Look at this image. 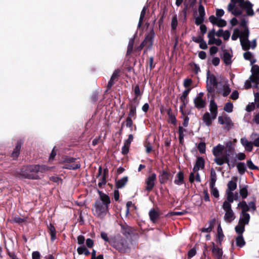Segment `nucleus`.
I'll return each instance as SVG.
<instances>
[{"label":"nucleus","mask_w":259,"mask_h":259,"mask_svg":"<svg viewBox=\"0 0 259 259\" xmlns=\"http://www.w3.org/2000/svg\"><path fill=\"white\" fill-rule=\"evenodd\" d=\"M225 147L224 145L219 144L213 148V154L215 156L214 161L218 165H221L224 163H227L228 165L231 167L234 165H231L228 155H225L221 156L224 151Z\"/></svg>","instance_id":"obj_1"},{"label":"nucleus","mask_w":259,"mask_h":259,"mask_svg":"<svg viewBox=\"0 0 259 259\" xmlns=\"http://www.w3.org/2000/svg\"><path fill=\"white\" fill-rule=\"evenodd\" d=\"M54 168V167H49L46 165H35L30 167L29 168V170L31 174H27L24 175L25 177L28 178L32 179H36L39 178V176L37 174L44 173L48 171H50Z\"/></svg>","instance_id":"obj_2"},{"label":"nucleus","mask_w":259,"mask_h":259,"mask_svg":"<svg viewBox=\"0 0 259 259\" xmlns=\"http://www.w3.org/2000/svg\"><path fill=\"white\" fill-rule=\"evenodd\" d=\"M204 166V161L203 158L199 157L196 162V164L193 168V172L191 173L189 177V180L191 182L194 181V177H196V180L197 182L201 181L200 177L198 173L199 169H203Z\"/></svg>","instance_id":"obj_3"},{"label":"nucleus","mask_w":259,"mask_h":259,"mask_svg":"<svg viewBox=\"0 0 259 259\" xmlns=\"http://www.w3.org/2000/svg\"><path fill=\"white\" fill-rule=\"evenodd\" d=\"M222 207L225 213L224 215V220L227 222L230 223L235 218L234 213L231 208V205L227 201H224Z\"/></svg>","instance_id":"obj_4"},{"label":"nucleus","mask_w":259,"mask_h":259,"mask_svg":"<svg viewBox=\"0 0 259 259\" xmlns=\"http://www.w3.org/2000/svg\"><path fill=\"white\" fill-rule=\"evenodd\" d=\"M108 207L107 205L102 204L100 202L96 203L93 211L95 215L100 218L103 217L107 212Z\"/></svg>","instance_id":"obj_5"},{"label":"nucleus","mask_w":259,"mask_h":259,"mask_svg":"<svg viewBox=\"0 0 259 259\" xmlns=\"http://www.w3.org/2000/svg\"><path fill=\"white\" fill-rule=\"evenodd\" d=\"M61 163L65 164L63 167V168L69 169H75L79 168L80 166L78 162H74V160L72 158H65Z\"/></svg>","instance_id":"obj_6"},{"label":"nucleus","mask_w":259,"mask_h":259,"mask_svg":"<svg viewBox=\"0 0 259 259\" xmlns=\"http://www.w3.org/2000/svg\"><path fill=\"white\" fill-rule=\"evenodd\" d=\"M215 31L214 29H211L208 33V44L209 45L215 44L217 46H220L222 44V40L220 39L216 38L215 37Z\"/></svg>","instance_id":"obj_7"},{"label":"nucleus","mask_w":259,"mask_h":259,"mask_svg":"<svg viewBox=\"0 0 259 259\" xmlns=\"http://www.w3.org/2000/svg\"><path fill=\"white\" fill-rule=\"evenodd\" d=\"M239 2L240 6L246 10L248 15L252 16L253 15L254 12L252 9V5L250 2H244L243 0H239Z\"/></svg>","instance_id":"obj_8"},{"label":"nucleus","mask_w":259,"mask_h":259,"mask_svg":"<svg viewBox=\"0 0 259 259\" xmlns=\"http://www.w3.org/2000/svg\"><path fill=\"white\" fill-rule=\"evenodd\" d=\"M218 122L220 124L225 125L228 128H231L233 125V123L230 118L227 116H219Z\"/></svg>","instance_id":"obj_9"},{"label":"nucleus","mask_w":259,"mask_h":259,"mask_svg":"<svg viewBox=\"0 0 259 259\" xmlns=\"http://www.w3.org/2000/svg\"><path fill=\"white\" fill-rule=\"evenodd\" d=\"M156 175L155 174L150 175L146 180V190H151L154 186Z\"/></svg>","instance_id":"obj_10"},{"label":"nucleus","mask_w":259,"mask_h":259,"mask_svg":"<svg viewBox=\"0 0 259 259\" xmlns=\"http://www.w3.org/2000/svg\"><path fill=\"white\" fill-rule=\"evenodd\" d=\"M209 20L212 24L217 25L220 27H224L227 25V22L225 20L217 18L214 16H210Z\"/></svg>","instance_id":"obj_11"},{"label":"nucleus","mask_w":259,"mask_h":259,"mask_svg":"<svg viewBox=\"0 0 259 259\" xmlns=\"http://www.w3.org/2000/svg\"><path fill=\"white\" fill-rule=\"evenodd\" d=\"M239 0H231V3L228 5V10L231 12L234 15H239L241 14V11L236 8H235V4L239 3Z\"/></svg>","instance_id":"obj_12"},{"label":"nucleus","mask_w":259,"mask_h":259,"mask_svg":"<svg viewBox=\"0 0 259 259\" xmlns=\"http://www.w3.org/2000/svg\"><path fill=\"white\" fill-rule=\"evenodd\" d=\"M248 35V32L247 31H244L240 37V42L243 48L245 50H247L249 48V45L247 39V36Z\"/></svg>","instance_id":"obj_13"},{"label":"nucleus","mask_w":259,"mask_h":259,"mask_svg":"<svg viewBox=\"0 0 259 259\" xmlns=\"http://www.w3.org/2000/svg\"><path fill=\"white\" fill-rule=\"evenodd\" d=\"M206 82L209 91H211L217 84L215 78L212 74H208Z\"/></svg>","instance_id":"obj_14"},{"label":"nucleus","mask_w":259,"mask_h":259,"mask_svg":"<svg viewBox=\"0 0 259 259\" xmlns=\"http://www.w3.org/2000/svg\"><path fill=\"white\" fill-rule=\"evenodd\" d=\"M203 94L200 93L194 100V103L197 108H203L205 106V101L202 99Z\"/></svg>","instance_id":"obj_15"},{"label":"nucleus","mask_w":259,"mask_h":259,"mask_svg":"<svg viewBox=\"0 0 259 259\" xmlns=\"http://www.w3.org/2000/svg\"><path fill=\"white\" fill-rule=\"evenodd\" d=\"M214 119L213 118V115H210L208 112L205 113L202 117L203 122L208 126L211 125L212 121Z\"/></svg>","instance_id":"obj_16"},{"label":"nucleus","mask_w":259,"mask_h":259,"mask_svg":"<svg viewBox=\"0 0 259 259\" xmlns=\"http://www.w3.org/2000/svg\"><path fill=\"white\" fill-rule=\"evenodd\" d=\"M240 142H241V144L244 147L246 150L248 151H252V148H253V146H252L253 144L251 142H249L246 139V138H243L241 139Z\"/></svg>","instance_id":"obj_17"},{"label":"nucleus","mask_w":259,"mask_h":259,"mask_svg":"<svg viewBox=\"0 0 259 259\" xmlns=\"http://www.w3.org/2000/svg\"><path fill=\"white\" fill-rule=\"evenodd\" d=\"M209 110L211 112V115H213V118H215L218 114V107L217 104L213 100H211L209 105Z\"/></svg>","instance_id":"obj_18"},{"label":"nucleus","mask_w":259,"mask_h":259,"mask_svg":"<svg viewBox=\"0 0 259 259\" xmlns=\"http://www.w3.org/2000/svg\"><path fill=\"white\" fill-rule=\"evenodd\" d=\"M250 216L246 212H242L239 222L243 224H247L249 222Z\"/></svg>","instance_id":"obj_19"},{"label":"nucleus","mask_w":259,"mask_h":259,"mask_svg":"<svg viewBox=\"0 0 259 259\" xmlns=\"http://www.w3.org/2000/svg\"><path fill=\"white\" fill-rule=\"evenodd\" d=\"M126 241L124 239H119L115 242L114 246L119 250L125 249Z\"/></svg>","instance_id":"obj_20"},{"label":"nucleus","mask_w":259,"mask_h":259,"mask_svg":"<svg viewBox=\"0 0 259 259\" xmlns=\"http://www.w3.org/2000/svg\"><path fill=\"white\" fill-rule=\"evenodd\" d=\"M99 193L100 195V199L104 203L103 204L107 205V206H108V205L110 203V200L109 196L106 194L102 193L100 191H99Z\"/></svg>","instance_id":"obj_21"},{"label":"nucleus","mask_w":259,"mask_h":259,"mask_svg":"<svg viewBox=\"0 0 259 259\" xmlns=\"http://www.w3.org/2000/svg\"><path fill=\"white\" fill-rule=\"evenodd\" d=\"M212 244H213V248H212V251L213 254L216 256V257H217L218 258H221L223 254L222 250L221 249H220L219 247L215 246L213 243Z\"/></svg>","instance_id":"obj_22"},{"label":"nucleus","mask_w":259,"mask_h":259,"mask_svg":"<svg viewBox=\"0 0 259 259\" xmlns=\"http://www.w3.org/2000/svg\"><path fill=\"white\" fill-rule=\"evenodd\" d=\"M149 214L150 220L153 222H155V221L159 217V213L156 210H155L154 209L151 210L149 211Z\"/></svg>","instance_id":"obj_23"},{"label":"nucleus","mask_w":259,"mask_h":259,"mask_svg":"<svg viewBox=\"0 0 259 259\" xmlns=\"http://www.w3.org/2000/svg\"><path fill=\"white\" fill-rule=\"evenodd\" d=\"M128 181V178L124 177L116 182V186L118 188H121L125 186Z\"/></svg>","instance_id":"obj_24"},{"label":"nucleus","mask_w":259,"mask_h":259,"mask_svg":"<svg viewBox=\"0 0 259 259\" xmlns=\"http://www.w3.org/2000/svg\"><path fill=\"white\" fill-rule=\"evenodd\" d=\"M245 225L238 222V224L235 227V231L238 235H242V234L244 231V226Z\"/></svg>","instance_id":"obj_25"},{"label":"nucleus","mask_w":259,"mask_h":259,"mask_svg":"<svg viewBox=\"0 0 259 259\" xmlns=\"http://www.w3.org/2000/svg\"><path fill=\"white\" fill-rule=\"evenodd\" d=\"M77 251L79 254H83L85 255H88L90 254L89 250L83 246L79 247L77 249Z\"/></svg>","instance_id":"obj_26"},{"label":"nucleus","mask_w":259,"mask_h":259,"mask_svg":"<svg viewBox=\"0 0 259 259\" xmlns=\"http://www.w3.org/2000/svg\"><path fill=\"white\" fill-rule=\"evenodd\" d=\"M237 188V184L236 182L233 181H230L228 183V189L226 191H233L235 190Z\"/></svg>","instance_id":"obj_27"},{"label":"nucleus","mask_w":259,"mask_h":259,"mask_svg":"<svg viewBox=\"0 0 259 259\" xmlns=\"http://www.w3.org/2000/svg\"><path fill=\"white\" fill-rule=\"evenodd\" d=\"M236 241L237 245L239 247H242L245 243L243 237L240 235L236 238Z\"/></svg>","instance_id":"obj_28"},{"label":"nucleus","mask_w":259,"mask_h":259,"mask_svg":"<svg viewBox=\"0 0 259 259\" xmlns=\"http://www.w3.org/2000/svg\"><path fill=\"white\" fill-rule=\"evenodd\" d=\"M183 174L182 172H179L177 174V179L175 181V183L178 185L182 184L183 182Z\"/></svg>","instance_id":"obj_29"},{"label":"nucleus","mask_w":259,"mask_h":259,"mask_svg":"<svg viewBox=\"0 0 259 259\" xmlns=\"http://www.w3.org/2000/svg\"><path fill=\"white\" fill-rule=\"evenodd\" d=\"M216 181H217L216 173L213 170H211V173H210V186H213V185H215Z\"/></svg>","instance_id":"obj_30"},{"label":"nucleus","mask_w":259,"mask_h":259,"mask_svg":"<svg viewBox=\"0 0 259 259\" xmlns=\"http://www.w3.org/2000/svg\"><path fill=\"white\" fill-rule=\"evenodd\" d=\"M237 168L238 169V172L240 174H244L246 170V167L245 164L242 162H239L238 163H237Z\"/></svg>","instance_id":"obj_31"},{"label":"nucleus","mask_w":259,"mask_h":259,"mask_svg":"<svg viewBox=\"0 0 259 259\" xmlns=\"http://www.w3.org/2000/svg\"><path fill=\"white\" fill-rule=\"evenodd\" d=\"M238 207L242 209V212H246L249 209V207L245 201L240 202L238 204Z\"/></svg>","instance_id":"obj_32"},{"label":"nucleus","mask_w":259,"mask_h":259,"mask_svg":"<svg viewBox=\"0 0 259 259\" xmlns=\"http://www.w3.org/2000/svg\"><path fill=\"white\" fill-rule=\"evenodd\" d=\"M190 90V89H188V90H186L185 91H184L183 95L181 97V100L183 102V106H185L187 102L186 98L189 94Z\"/></svg>","instance_id":"obj_33"},{"label":"nucleus","mask_w":259,"mask_h":259,"mask_svg":"<svg viewBox=\"0 0 259 259\" xmlns=\"http://www.w3.org/2000/svg\"><path fill=\"white\" fill-rule=\"evenodd\" d=\"M21 149V145L20 144H18L15 148L14 149V151L12 154V156L14 158H16L18 157L20 153Z\"/></svg>","instance_id":"obj_34"},{"label":"nucleus","mask_w":259,"mask_h":259,"mask_svg":"<svg viewBox=\"0 0 259 259\" xmlns=\"http://www.w3.org/2000/svg\"><path fill=\"white\" fill-rule=\"evenodd\" d=\"M168 179V173L163 171L159 176V180L160 183H163L165 182Z\"/></svg>","instance_id":"obj_35"},{"label":"nucleus","mask_w":259,"mask_h":259,"mask_svg":"<svg viewBox=\"0 0 259 259\" xmlns=\"http://www.w3.org/2000/svg\"><path fill=\"white\" fill-rule=\"evenodd\" d=\"M233 105L231 102L227 103L224 108L225 111L228 113H231L233 111Z\"/></svg>","instance_id":"obj_36"},{"label":"nucleus","mask_w":259,"mask_h":259,"mask_svg":"<svg viewBox=\"0 0 259 259\" xmlns=\"http://www.w3.org/2000/svg\"><path fill=\"white\" fill-rule=\"evenodd\" d=\"M210 188L211 194L214 197L218 198L219 197V192L217 188L215 187V185H213V186H210Z\"/></svg>","instance_id":"obj_37"},{"label":"nucleus","mask_w":259,"mask_h":259,"mask_svg":"<svg viewBox=\"0 0 259 259\" xmlns=\"http://www.w3.org/2000/svg\"><path fill=\"white\" fill-rule=\"evenodd\" d=\"M226 193L227 195V200L226 201H227L228 202L230 203V204H231V203L233 202V200H234L233 193L232 192V191H226Z\"/></svg>","instance_id":"obj_38"},{"label":"nucleus","mask_w":259,"mask_h":259,"mask_svg":"<svg viewBox=\"0 0 259 259\" xmlns=\"http://www.w3.org/2000/svg\"><path fill=\"white\" fill-rule=\"evenodd\" d=\"M118 71H115L112 74V75L110 78V80H109V83H108V86L109 87H111L113 84V80L117 77V75H118Z\"/></svg>","instance_id":"obj_39"},{"label":"nucleus","mask_w":259,"mask_h":259,"mask_svg":"<svg viewBox=\"0 0 259 259\" xmlns=\"http://www.w3.org/2000/svg\"><path fill=\"white\" fill-rule=\"evenodd\" d=\"M251 81L256 83V84L259 83V75L256 74H251V75L249 78Z\"/></svg>","instance_id":"obj_40"},{"label":"nucleus","mask_w":259,"mask_h":259,"mask_svg":"<svg viewBox=\"0 0 259 259\" xmlns=\"http://www.w3.org/2000/svg\"><path fill=\"white\" fill-rule=\"evenodd\" d=\"M146 10H147V7H144L141 13L140 17V19H139V26H140L142 23L143 20L145 15L146 14Z\"/></svg>","instance_id":"obj_41"},{"label":"nucleus","mask_w":259,"mask_h":259,"mask_svg":"<svg viewBox=\"0 0 259 259\" xmlns=\"http://www.w3.org/2000/svg\"><path fill=\"white\" fill-rule=\"evenodd\" d=\"M224 60L226 64H230L231 62V56L229 53H225L224 55Z\"/></svg>","instance_id":"obj_42"},{"label":"nucleus","mask_w":259,"mask_h":259,"mask_svg":"<svg viewBox=\"0 0 259 259\" xmlns=\"http://www.w3.org/2000/svg\"><path fill=\"white\" fill-rule=\"evenodd\" d=\"M240 37L239 30L235 29L234 30L233 33L232 35V39L234 40H236L239 37Z\"/></svg>","instance_id":"obj_43"},{"label":"nucleus","mask_w":259,"mask_h":259,"mask_svg":"<svg viewBox=\"0 0 259 259\" xmlns=\"http://www.w3.org/2000/svg\"><path fill=\"white\" fill-rule=\"evenodd\" d=\"M230 92L231 90L228 85L224 86L223 90L222 91V94L224 96H227L228 95Z\"/></svg>","instance_id":"obj_44"},{"label":"nucleus","mask_w":259,"mask_h":259,"mask_svg":"<svg viewBox=\"0 0 259 259\" xmlns=\"http://www.w3.org/2000/svg\"><path fill=\"white\" fill-rule=\"evenodd\" d=\"M251 73L253 74L259 75V66L256 65H254L251 68Z\"/></svg>","instance_id":"obj_45"},{"label":"nucleus","mask_w":259,"mask_h":259,"mask_svg":"<svg viewBox=\"0 0 259 259\" xmlns=\"http://www.w3.org/2000/svg\"><path fill=\"white\" fill-rule=\"evenodd\" d=\"M178 24V21H177V18L176 16H174L172 17V20H171V27L172 29H175L176 28V27L177 26Z\"/></svg>","instance_id":"obj_46"},{"label":"nucleus","mask_w":259,"mask_h":259,"mask_svg":"<svg viewBox=\"0 0 259 259\" xmlns=\"http://www.w3.org/2000/svg\"><path fill=\"white\" fill-rule=\"evenodd\" d=\"M218 237L220 241L222 240L224 237L223 231L220 225L218 228Z\"/></svg>","instance_id":"obj_47"},{"label":"nucleus","mask_w":259,"mask_h":259,"mask_svg":"<svg viewBox=\"0 0 259 259\" xmlns=\"http://www.w3.org/2000/svg\"><path fill=\"white\" fill-rule=\"evenodd\" d=\"M200 43H199V47L202 49H206L207 48V44L205 41H204L202 38L200 37Z\"/></svg>","instance_id":"obj_48"},{"label":"nucleus","mask_w":259,"mask_h":259,"mask_svg":"<svg viewBox=\"0 0 259 259\" xmlns=\"http://www.w3.org/2000/svg\"><path fill=\"white\" fill-rule=\"evenodd\" d=\"M57 154L56 150L54 148L52 151L50 156L49 157V161L52 162Z\"/></svg>","instance_id":"obj_49"},{"label":"nucleus","mask_w":259,"mask_h":259,"mask_svg":"<svg viewBox=\"0 0 259 259\" xmlns=\"http://www.w3.org/2000/svg\"><path fill=\"white\" fill-rule=\"evenodd\" d=\"M198 148L201 153H204L205 151V144L204 143H199Z\"/></svg>","instance_id":"obj_50"},{"label":"nucleus","mask_w":259,"mask_h":259,"mask_svg":"<svg viewBox=\"0 0 259 259\" xmlns=\"http://www.w3.org/2000/svg\"><path fill=\"white\" fill-rule=\"evenodd\" d=\"M198 12L199 16L201 17H203L205 15V11L204 8L202 5H200L198 8Z\"/></svg>","instance_id":"obj_51"},{"label":"nucleus","mask_w":259,"mask_h":259,"mask_svg":"<svg viewBox=\"0 0 259 259\" xmlns=\"http://www.w3.org/2000/svg\"><path fill=\"white\" fill-rule=\"evenodd\" d=\"M240 193L243 198H245L247 196V190L245 188H242L240 190Z\"/></svg>","instance_id":"obj_52"},{"label":"nucleus","mask_w":259,"mask_h":259,"mask_svg":"<svg viewBox=\"0 0 259 259\" xmlns=\"http://www.w3.org/2000/svg\"><path fill=\"white\" fill-rule=\"evenodd\" d=\"M255 109V105L253 103H249L246 108V110L247 112H251Z\"/></svg>","instance_id":"obj_53"},{"label":"nucleus","mask_w":259,"mask_h":259,"mask_svg":"<svg viewBox=\"0 0 259 259\" xmlns=\"http://www.w3.org/2000/svg\"><path fill=\"white\" fill-rule=\"evenodd\" d=\"M247 165L248 168L251 169H256L257 168V167L254 165L251 160H248L247 161Z\"/></svg>","instance_id":"obj_54"},{"label":"nucleus","mask_w":259,"mask_h":259,"mask_svg":"<svg viewBox=\"0 0 259 259\" xmlns=\"http://www.w3.org/2000/svg\"><path fill=\"white\" fill-rule=\"evenodd\" d=\"M184 131V130L182 127H180V128H179V140H180V143L182 142V141L184 138V135H183Z\"/></svg>","instance_id":"obj_55"},{"label":"nucleus","mask_w":259,"mask_h":259,"mask_svg":"<svg viewBox=\"0 0 259 259\" xmlns=\"http://www.w3.org/2000/svg\"><path fill=\"white\" fill-rule=\"evenodd\" d=\"M246 157V156L243 153H239L236 155V158L239 160H244Z\"/></svg>","instance_id":"obj_56"},{"label":"nucleus","mask_w":259,"mask_h":259,"mask_svg":"<svg viewBox=\"0 0 259 259\" xmlns=\"http://www.w3.org/2000/svg\"><path fill=\"white\" fill-rule=\"evenodd\" d=\"M222 36L225 40H227L230 36V33L228 30L224 31Z\"/></svg>","instance_id":"obj_57"},{"label":"nucleus","mask_w":259,"mask_h":259,"mask_svg":"<svg viewBox=\"0 0 259 259\" xmlns=\"http://www.w3.org/2000/svg\"><path fill=\"white\" fill-rule=\"evenodd\" d=\"M106 183L105 175L102 176L101 178L99 179V182L98 183V186L99 187H102V185H104Z\"/></svg>","instance_id":"obj_58"},{"label":"nucleus","mask_w":259,"mask_h":259,"mask_svg":"<svg viewBox=\"0 0 259 259\" xmlns=\"http://www.w3.org/2000/svg\"><path fill=\"white\" fill-rule=\"evenodd\" d=\"M77 243L78 244H82L84 242L85 238L83 236L79 235L77 237Z\"/></svg>","instance_id":"obj_59"},{"label":"nucleus","mask_w":259,"mask_h":259,"mask_svg":"<svg viewBox=\"0 0 259 259\" xmlns=\"http://www.w3.org/2000/svg\"><path fill=\"white\" fill-rule=\"evenodd\" d=\"M129 145H127L124 143V146L122 148V153L123 154H126L128 152Z\"/></svg>","instance_id":"obj_60"},{"label":"nucleus","mask_w":259,"mask_h":259,"mask_svg":"<svg viewBox=\"0 0 259 259\" xmlns=\"http://www.w3.org/2000/svg\"><path fill=\"white\" fill-rule=\"evenodd\" d=\"M224 11L223 9H218L216 10V16L218 17H221L224 15Z\"/></svg>","instance_id":"obj_61"},{"label":"nucleus","mask_w":259,"mask_h":259,"mask_svg":"<svg viewBox=\"0 0 259 259\" xmlns=\"http://www.w3.org/2000/svg\"><path fill=\"white\" fill-rule=\"evenodd\" d=\"M146 151L147 153H150L152 150V147L149 142H146L145 144Z\"/></svg>","instance_id":"obj_62"},{"label":"nucleus","mask_w":259,"mask_h":259,"mask_svg":"<svg viewBox=\"0 0 259 259\" xmlns=\"http://www.w3.org/2000/svg\"><path fill=\"white\" fill-rule=\"evenodd\" d=\"M136 108H132L130 112L128 114V117L131 118L132 117H134L136 115Z\"/></svg>","instance_id":"obj_63"},{"label":"nucleus","mask_w":259,"mask_h":259,"mask_svg":"<svg viewBox=\"0 0 259 259\" xmlns=\"http://www.w3.org/2000/svg\"><path fill=\"white\" fill-rule=\"evenodd\" d=\"M253 121L256 124H259V113L254 115Z\"/></svg>","instance_id":"obj_64"}]
</instances>
